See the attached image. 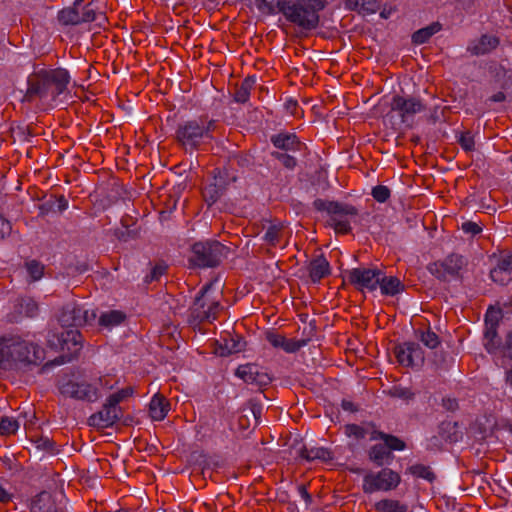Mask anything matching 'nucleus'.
I'll use <instances>...</instances> for the list:
<instances>
[{"mask_svg":"<svg viewBox=\"0 0 512 512\" xmlns=\"http://www.w3.org/2000/svg\"><path fill=\"white\" fill-rule=\"evenodd\" d=\"M387 395L392 398H398L403 401L413 400L415 393L409 387H403L401 385H393L389 390L386 391Z\"/></svg>","mask_w":512,"mask_h":512,"instance_id":"obj_43","label":"nucleus"},{"mask_svg":"<svg viewBox=\"0 0 512 512\" xmlns=\"http://www.w3.org/2000/svg\"><path fill=\"white\" fill-rule=\"evenodd\" d=\"M133 388L132 387H125L109 396V398L119 406L120 402H122L124 399L130 397L133 394Z\"/></svg>","mask_w":512,"mask_h":512,"instance_id":"obj_57","label":"nucleus"},{"mask_svg":"<svg viewBox=\"0 0 512 512\" xmlns=\"http://www.w3.org/2000/svg\"><path fill=\"white\" fill-rule=\"evenodd\" d=\"M409 352V342H405L402 345L395 347L394 353L399 364L407 367L411 366Z\"/></svg>","mask_w":512,"mask_h":512,"instance_id":"obj_45","label":"nucleus"},{"mask_svg":"<svg viewBox=\"0 0 512 512\" xmlns=\"http://www.w3.org/2000/svg\"><path fill=\"white\" fill-rule=\"evenodd\" d=\"M390 108L386 117L391 120L398 118V122L393 125L403 124L406 127H412L415 115L424 111L425 105L419 98L395 95L391 100Z\"/></svg>","mask_w":512,"mask_h":512,"instance_id":"obj_8","label":"nucleus"},{"mask_svg":"<svg viewBox=\"0 0 512 512\" xmlns=\"http://www.w3.org/2000/svg\"><path fill=\"white\" fill-rule=\"evenodd\" d=\"M11 223L0 214V240L11 233Z\"/></svg>","mask_w":512,"mask_h":512,"instance_id":"obj_62","label":"nucleus"},{"mask_svg":"<svg viewBox=\"0 0 512 512\" xmlns=\"http://www.w3.org/2000/svg\"><path fill=\"white\" fill-rule=\"evenodd\" d=\"M377 512H407L408 506L394 499H382L375 503Z\"/></svg>","mask_w":512,"mask_h":512,"instance_id":"obj_34","label":"nucleus"},{"mask_svg":"<svg viewBox=\"0 0 512 512\" xmlns=\"http://www.w3.org/2000/svg\"><path fill=\"white\" fill-rule=\"evenodd\" d=\"M378 9V4L376 1H367L360 0V5L357 11H365L367 13H375Z\"/></svg>","mask_w":512,"mask_h":512,"instance_id":"obj_63","label":"nucleus"},{"mask_svg":"<svg viewBox=\"0 0 512 512\" xmlns=\"http://www.w3.org/2000/svg\"><path fill=\"white\" fill-rule=\"evenodd\" d=\"M249 164V159L241 154H233L228 159V166L234 170L236 166H245Z\"/></svg>","mask_w":512,"mask_h":512,"instance_id":"obj_59","label":"nucleus"},{"mask_svg":"<svg viewBox=\"0 0 512 512\" xmlns=\"http://www.w3.org/2000/svg\"><path fill=\"white\" fill-rule=\"evenodd\" d=\"M169 411V403L166 398L160 394H156L149 404V414L155 421H161L165 418Z\"/></svg>","mask_w":512,"mask_h":512,"instance_id":"obj_26","label":"nucleus"},{"mask_svg":"<svg viewBox=\"0 0 512 512\" xmlns=\"http://www.w3.org/2000/svg\"><path fill=\"white\" fill-rule=\"evenodd\" d=\"M271 156L277 159L285 168L289 170H293L297 165L296 158L286 152L273 151L271 152Z\"/></svg>","mask_w":512,"mask_h":512,"instance_id":"obj_46","label":"nucleus"},{"mask_svg":"<svg viewBox=\"0 0 512 512\" xmlns=\"http://www.w3.org/2000/svg\"><path fill=\"white\" fill-rule=\"evenodd\" d=\"M25 268L30 278V282L38 281L44 274V265L35 259L28 260L25 262Z\"/></svg>","mask_w":512,"mask_h":512,"instance_id":"obj_41","label":"nucleus"},{"mask_svg":"<svg viewBox=\"0 0 512 512\" xmlns=\"http://www.w3.org/2000/svg\"><path fill=\"white\" fill-rule=\"evenodd\" d=\"M491 279L500 285H507L510 281H512V275L506 271H502L497 267L493 268L490 271Z\"/></svg>","mask_w":512,"mask_h":512,"instance_id":"obj_51","label":"nucleus"},{"mask_svg":"<svg viewBox=\"0 0 512 512\" xmlns=\"http://www.w3.org/2000/svg\"><path fill=\"white\" fill-rule=\"evenodd\" d=\"M502 271H506L512 275V253L502 255L496 266Z\"/></svg>","mask_w":512,"mask_h":512,"instance_id":"obj_58","label":"nucleus"},{"mask_svg":"<svg viewBox=\"0 0 512 512\" xmlns=\"http://www.w3.org/2000/svg\"><path fill=\"white\" fill-rule=\"evenodd\" d=\"M123 417V411L120 406L115 404L109 397L106 399L100 411L92 414L88 418L90 426L103 429L113 426Z\"/></svg>","mask_w":512,"mask_h":512,"instance_id":"obj_15","label":"nucleus"},{"mask_svg":"<svg viewBox=\"0 0 512 512\" xmlns=\"http://www.w3.org/2000/svg\"><path fill=\"white\" fill-rule=\"evenodd\" d=\"M56 196L51 195L47 200H45L43 203L39 205V211L41 216H45L51 212L56 211Z\"/></svg>","mask_w":512,"mask_h":512,"instance_id":"obj_55","label":"nucleus"},{"mask_svg":"<svg viewBox=\"0 0 512 512\" xmlns=\"http://www.w3.org/2000/svg\"><path fill=\"white\" fill-rule=\"evenodd\" d=\"M167 268L168 266L164 262H158L152 267L150 274L146 276V282L159 280L166 273Z\"/></svg>","mask_w":512,"mask_h":512,"instance_id":"obj_53","label":"nucleus"},{"mask_svg":"<svg viewBox=\"0 0 512 512\" xmlns=\"http://www.w3.org/2000/svg\"><path fill=\"white\" fill-rule=\"evenodd\" d=\"M125 318L126 315L122 311L110 310L101 314L98 323L101 327L111 329L121 324Z\"/></svg>","mask_w":512,"mask_h":512,"instance_id":"obj_32","label":"nucleus"},{"mask_svg":"<svg viewBox=\"0 0 512 512\" xmlns=\"http://www.w3.org/2000/svg\"><path fill=\"white\" fill-rule=\"evenodd\" d=\"M255 84V79L252 77L245 78L241 85L236 89L234 94V100L238 103H245L248 101L250 91Z\"/></svg>","mask_w":512,"mask_h":512,"instance_id":"obj_38","label":"nucleus"},{"mask_svg":"<svg viewBox=\"0 0 512 512\" xmlns=\"http://www.w3.org/2000/svg\"><path fill=\"white\" fill-rule=\"evenodd\" d=\"M216 120L201 115L179 123L175 131L177 144L186 152L193 153L213 140Z\"/></svg>","mask_w":512,"mask_h":512,"instance_id":"obj_2","label":"nucleus"},{"mask_svg":"<svg viewBox=\"0 0 512 512\" xmlns=\"http://www.w3.org/2000/svg\"><path fill=\"white\" fill-rule=\"evenodd\" d=\"M32 512H66L64 497L47 491L40 492L32 501Z\"/></svg>","mask_w":512,"mask_h":512,"instance_id":"obj_17","label":"nucleus"},{"mask_svg":"<svg viewBox=\"0 0 512 512\" xmlns=\"http://www.w3.org/2000/svg\"><path fill=\"white\" fill-rule=\"evenodd\" d=\"M324 9L321 0H288L282 14L290 23L303 30H313L319 23V11Z\"/></svg>","mask_w":512,"mask_h":512,"instance_id":"obj_4","label":"nucleus"},{"mask_svg":"<svg viewBox=\"0 0 512 512\" xmlns=\"http://www.w3.org/2000/svg\"><path fill=\"white\" fill-rule=\"evenodd\" d=\"M345 433L349 437H355L356 439H363L367 435L366 429L357 424H348L345 426Z\"/></svg>","mask_w":512,"mask_h":512,"instance_id":"obj_54","label":"nucleus"},{"mask_svg":"<svg viewBox=\"0 0 512 512\" xmlns=\"http://www.w3.org/2000/svg\"><path fill=\"white\" fill-rule=\"evenodd\" d=\"M299 455L301 458L307 460V461H313L316 459L322 460V461H330L333 459L332 452L323 447H314V448H307L303 447L299 451Z\"/></svg>","mask_w":512,"mask_h":512,"instance_id":"obj_28","label":"nucleus"},{"mask_svg":"<svg viewBox=\"0 0 512 512\" xmlns=\"http://www.w3.org/2000/svg\"><path fill=\"white\" fill-rule=\"evenodd\" d=\"M44 360V350L18 335L0 337V369L15 370L20 365H39Z\"/></svg>","mask_w":512,"mask_h":512,"instance_id":"obj_1","label":"nucleus"},{"mask_svg":"<svg viewBox=\"0 0 512 512\" xmlns=\"http://www.w3.org/2000/svg\"><path fill=\"white\" fill-rule=\"evenodd\" d=\"M262 410V404L256 398L250 399L242 408L243 412L249 414V417H252L253 428H255L258 425L259 419L262 414Z\"/></svg>","mask_w":512,"mask_h":512,"instance_id":"obj_39","label":"nucleus"},{"mask_svg":"<svg viewBox=\"0 0 512 512\" xmlns=\"http://www.w3.org/2000/svg\"><path fill=\"white\" fill-rule=\"evenodd\" d=\"M38 304L30 297H21L16 300L12 310L6 314L8 323H19L24 317L33 318L38 314Z\"/></svg>","mask_w":512,"mask_h":512,"instance_id":"obj_18","label":"nucleus"},{"mask_svg":"<svg viewBox=\"0 0 512 512\" xmlns=\"http://www.w3.org/2000/svg\"><path fill=\"white\" fill-rule=\"evenodd\" d=\"M309 277L312 283H319L330 274V264L323 254L313 258L308 265Z\"/></svg>","mask_w":512,"mask_h":512,"instance_id":"obj_23","label":"nucleus"},{"mask_svg":"<svg viewBox=\"0 0 512 512\" xmlns=\"http://www.w3.org/2000/svg\"><path fill=\"white\" fill-rule=\"evenodd\" d=\"M56 338L60 349L68 351L72 358L76 357L82 349L83 336L78 330L63 331Z\"/></svg>","mask_w":512,"mask_h":512,"instance_id":"obj_19","label":"nucleus"},{"mask_svg":"<svg viewBox=\"0 0 512 512\" xmlns=\"http://www.w3.org/2000/svg\"><path fill=\"white\" fill-rule=\"evenodd\" d=\"M411 366H419L424 362V353L419 344L409 342Z\"/></svg>","mask_w":512,"mask_h":512,"instance_id":"obj_47","label":"nucleus"},{"mask_svg":"<svg viewBox=\"0 0 512 512\" xmlns=\"http://www.w3.org/2000/svg\"><path fill=\"white\" fill-rule=\"evenodd\" d=\"M407 472L411 475L433 482L436 479L435 473L429 466L423 464H415L407 468Z\"/></svg>","mask_w":512,"mask_h":512,"instance_id":"obj_40","label":"nucleus"},{"mask_svg":"<svg viewBox=\"0 0 512 512\" xmlns=\"http://www.w3.org/2000/svg\"><path fill=\"white\" fill-rule=\"evenodd\" d=\"M440 435L449 442H457L461 438L457 422L444 421L439 426Z\"/></svg>","mask_w":512,"mask_h":512,"instance_id":"obj_36","label":"nucleus"},{"mask_svg":"<svg viewBox=\"0 0 512 512\" xmlns=\"http://www.w3.org/2000/svg\"><path fill=\"white\" fill-rule=\"evenodd\" d=\"M315 210L327 212L330 215V224L337 233L348 234L351 231L350 222L347 217L358 215V209L350 204L338 201H328L317 198L313 202Z\"/></svg>","mask_w":512,"mask_h":512,"instance_id":"obj_6","label":"nucleus"},{"mask_svg":"<svg viewBox=\"0 0 512 512\" xmlns=\"http://www.w3.org/2000/svg\"><path fill=\"white\" fill-rule=\"evenodd\" d=\"M20 426L19 419L3 416L0 418V435L9 436L15 434Z\"/></svg>","mask_w":512,"mask_h":512,"instance_id":"obj_42","label":"nucleus"},{"mask_svg":"<svg viewBox=\"0 0 512 512\" xmlns=\"http://www.w3.org/2000/svg\"><path fill=\"white\" fill-rule=\"evenodd\" d=\"M96 20V12L91 3L82 7L80 11V21L82 22H93Z\"/></svg>","mask_w":512,"mask_h":512,"instance_id":"obj_56","label":"nucleus"},{"mask_svg":"<svg viewBox=\"0 0 512 512\" xmlns=\"http://www.w3.org/2000/svg\"><path fill=\"white\" fill-rule=\"evenodd\" d=\"M224 191L225 189L212 183L203 190V197L209 205H212L223 195Z\"/></svg>","mask_w":512,"mask_h":512,"instance_id":"obj_44","label":"nucleus"},{"mask_svg":"<svg viewBox=\"0 0 512 512\" xmlns=\"http://www.w3.org/2000/svg\"><path fill=\"white\" fill-rule=\"evenodd\" d=\"M401 482L400 475L390 468H382L378 472L369 471L363 477L362 491L372 494L377 491H391L396 489Z\"/></svg>","mask_w":512,"mask_h":512,"instance_id":"obj_11","label":"nucleus"},{"mask_svg":"<svg viewBox=\"0 0 512 512\" xmlns=\"http://www.w3.org/2000/svg\"><path fill=\"white\" fill-rule=\"evenodd\" d=\"M368 458L376 466L382 467L390 464L394 459V455L384 444H375L368 450Z\"/></svg>","mask_w":512,"mask_h":512,"instance_id":"obj_25","label":"nucleus"},{"mask_svg":"<svg viewBox=\"0 0 512 512\" xmlns=\"http://www.w3.org/2000/svg\"><path fill=\"white\" fill-rule=\"evenodd\" d=\"M58 389L64 397L79 401L96 402L101 397L97 384L86 380L64 378L59 381Z\"/></svg>","mask_w":512,"mask_h":512,"instance_id":"obj_9","label":"nucleus"},{"mask_svg":"<svg viewBox=\"0 0 512 512\" xmlns=\"http://www.w3.org/2000/svg\"><path fill=\"white\" fill-rule=\"evenodd\" d=\"M500 43L497 36L483 34L479 39L472 40L467 46V52L473 56H481L495 50Z\"/></svg>","mask_w":512,"mask_h":512,"instance_id":"obj_20","label":"nucleus"},{"mask_svg":"<svg viewBox=\"0 0 512 512\" xmlns=\"http://www.w3.org/2000/svg\"><path fill=\"white\" fill-rule=\"evenodd\" d=\"M96 319L94 310H85L75 302L64 305L58 315V321L63 327H78L91 324Z\"/></svg>","mask_w":512,"mask_h":512,"instance_id":"obj_13","label":"nucleus"},{"mask_svg":"<svg viewBox=\"0 0 512 512\" xmlns=\"http://www.w3.org/2000/svg\"><path fill=\"white\" fill-rule=\"evenodd\" d=\"M283 229L284 225L282 223L271 224L263 236L264 241L275 247L282 238Z\"/></svg>","mask_w":512,"mask_h":512,"instance_id":"obj_37","label":"nucleus"},{"mask_svg":"<svg viewBox=\"0 0 512 512\" xmlns=\"http://www.w3.org/2000/svg\"><path fill=\"white\" fill-rule=\"evenodd\" d=\"M115 236L120 241L127 242L130 239H135L137 237V232L134 231V230H129V229L126 228L125 230H117L115 232Z\"/></svg>","mask_w":512,"mask_h":512,"instance_id":"obj_61","label":"nucleus"},{"mask_svg":"<svg viewBox=\"0 0 512 512\" xmlns=\"http://www.w3.org/2000/svg\"><path fill=\"white\" fill-rule=\"evenodd\" d=\"M442 29L440 22H433L430 25L415 31L412 34V43L421 45L429 41V39Z\"/></svg>","mask_w":512,"mask_h":512,"instance_id":"obj_27","label":"nucleus"},{"mask_svg":"<svg viewBox=\"0 0 512 512\" xmlns=\"http://www.w3.org/2000/svg\"><path fill=\"white\" fill-rule=\"evenodd\" d=\"M266 339L273 347L281 348L287 353H295L307 344V340L287 339L274 331H268Z\"/></svg>","mask_w":512,"mask_h":512,"instance_id":"obj_21","label":"nucleus"},{"mask_svg":"<svg viewBox=\"0 0 512 512\" xmlns=\"http://www.w3.org/2000/svg\"><path fill=\"white\" fill-rule=\"evenodd\" d=\"M213 173V184L223 189H226L231 182H235L237 179V175L229 166L216 168Z\"/></svg>","mask_w":512,"mask_h":512,"instance_id":"obj_30","label":"nucleus"},{"mask_svg":"<svg viewBox=\"0 0 512 512\" xmlns=\"http://www.w3.org/2000/svg\"><path fill=\"white\" fill-rule=\"evenodd\" d=\"M237 425L239 430L246 431L249 430L250 428H253V420H251L249 414L241 410V414L239 415L237 420Z\"/></svg>","mask_w":512,"mask_h":512,"instance_id":"obj_60","label":"nucleus"},{"mask_svg":"<svg viewBox=\"0 0 512 512\" xmlns=\"http://www.w3.org/2000/svg\"><path fill=\"white\" fill-rule=\"evenodd\" d=\"M378 287L381 290V294L385 296H395L402 293L405 290V285L396 276H387L381 270V276L379 277Z\"/></svg>","mask_w":512,"mask_h":512,"instance_id":"obj_24","label":"nucleus"},{"mask_svg":"<svg viewBox=\"0 0 512 512\" xmlns=\"http://www.w3.org/2000/svg\"><path fill=\"white\" fill-rule=\"evenodd\" d=\"M457 142L466 152H471L475 149L474 136L470 131L460 133Z\"/></svg>","mask_w":512,"mask_h":512,"instance_id":"obj_49","label":"nucleus"},{"mask_svg":"<svg viewBox=\"0 0 512 512\" xmlns=\"http://www.w3.org/2000/svg\"><path fill=\"white\" fill-rule=\"evenodd\" d=\"M271 143L275 148L285 152H295L301 149L302 143L294 133L281 131L270 137Z\"/></svg>","mask_w":512,"mask_h":512,"instance_id":"obj_22","label":"nucleus"},{"mask_svg":"<svg viewBox=\"0 0 512 512\" xmlns=\"http://www.w3.org/2000/svg\"><path fill=\"white\" fill-rule=\"evenodd\" d=\"M288 0H255L258 10L264 14L282 13V8L286 6Z\"/></svg>","mask_w":512,"mask_h":512,"instance_id":"obj_33","label":"nucleus"},{"mask_svg":"<svg viewBox=\"0 0 512 512\" xmlns=\"http://www.w3.org/2000/svg\"><path fill=\"white\" fill-rule=\"evenodd\" d=\"M502 318L500 310L488 309L485 315L483 345L488 353H496L502 347V339L498 335V326Z\"/></svg>","mask_w":512,"mask_h":512,"instance_id":"obj_14","label":"nucleus"},{"mask_svg":"<svg viewBox=\"0 0 512 512\" xmlns=\"http://www.w3.org/2000/svg\"><path fill=\"white\" fill-rule=\"evenodd\" d=\"M223 344L220 346V356H228L233 353L241 352L245 348V341L240 336H231L223 338Z\"/></svg>","mask_w":512,"mask_h":512,"instance_id":"obj_29","label":"nucleus"},{"mask_svg":"<svg viewBox=\"0 0 512 512\" xmlns=\"http://www.w3.org/2000/svg\"><path fill=\"white\" fill-rule=\"evenodd\" d=\"M212 283L206 284L195 297L193 304L189 308L188 323L191 326H198L203 322L212 323L218 318L222 309L219 301L208 300L207 292L211 289Z\"/></svg>","mask_w":512,"mask_h":512,"instance_id":"obj_7","label":"nucleus"},{"mask_svg":"<svg viewBox=\"0 0 512 512\" xmlns=\"http://www.w3.org/2000/svg\"><path fill=\"white\" fill-rule=\"evenodd\" d=\"M374 438H378L382 440L384 445L389 449L390 452L397 450L402 451L406 448V444L403 440L398 438L397 436L387 434L382 431L376 432V436Z\"/></svg>","mask_w":512,"mask_h":512,"instance_id":"obj_35","label":"nucleus"},{"mask_svg":"<svg viewBox=\"0 0 512 512\" xmlns=\"http://www.w3.org/2000/svg\"><path fill=\"white\" fill-rule=\"evenodd\" d=\"M420 340L430 349H434L440 344L438 335L430 329L421 333Z\"/></svg>","mask_w":512,"mask_h":512,"instance_id":"obj_50","label":"nucleus"},{"mask_svg":"<svg viewBox=\"0 0 512 512\" xmlns=\"http://www.w3.org/2000/svg\"><path fill=\"white\" fill-rule=\"evenodd\" d=\"M80 0H77L72 8H66L59 12L58 20L63 25H78L80 21Z\"/></svg>","mask_w":512,"mask_h":512,"instance_id":"obj_31","label":"nucleus"},{"mask_svg":"<svg viewBox=\"0 0 512 512\" xmlns=\"http://www.w3.org/2000/svg\"><path fill=\"white\" fill-rule=\"evenodd\" d=\"M35 448L38 450H42L44 452L54 454L56 451L55 442L51 440L49 437L40 436L33 440Z\"/></svg>","mask_w":512,"mask_h":512,"instance_id":"obj_48","label":"nucleus"},{"mask_svg":"<svg viewBox=\"0 0 512 512\" xmlns=\"http://www.w3.org/2000/svg\"><path fill=\"white\" fill-rule=\"evenodd\" d=\"M69 81L70 76L66 69H41L29 76L25 98L27 101H32L35 97L47 98L50 96L55 99L67 89Z\"/></svg>","mask_w":512,"mask_h":512,"instance_id":"obj_3","label":"nucleus"},{"mask_svg":"<svg viewBox=\"0 0 512 512\" xmlns=\"http://www.w3.org/2000/svg\"><path fill=\"white\" fill-rule=\"evenodd\" d=\"M502 351L505 357L512 359V331L507 334Z\"/></svg>","mask_w":512,"mask_h":512,"instance_id":"obj_64","label":"nucleus"},{"mask_svg":"<svg viewBox=\"0 0 512 512\" xmlns=\"http://www.w3.org/2000/svg\"><path fill=\"white\" fill-rule=\"evenodd\" d=\"M235 375L242 379L245 383L255 385L259 388L268 386L272 377L257 364H244L240 365L235 372Z\"/></svg>","mask_w":512,"mask_h":512,"instance_id":"obj_16","label":"nucleus"},{"mask_svg":"<svg viewBox=\"0 0 512 512\" xmlns=\"http://www.w3.org/2000/svg\"><path fill=\"white\" fill-rule=\"evenodd\" d=\"M468 265V260L463 255L451 253L444 259L429 264V272L441 281L461 278L462 271Z\"/></svg>","mask_w":512,"mask_h":512,"instance_id":"obj_10","label":"nucleus"},{"mask_svg":"<svg viewBox=\"0 0 512 512\" xmlns=\"http://www.w3.org/2000/svg\"><path fill=\"white\" fill-rule=\"evenodd\" d=\"M381 269L358 267L346 272V279L356 290L365 293L374 292L378 288Z\"/></svg>","mask_w":512,"mask_h":512,"instance_id":"obj_12","label":"nucleus"},{"mask_svg":"<svg viewBox=\"0 0 512 512\" xmlns=\"http://www.w3.org/2000/svg\"><path fill=\"white\" fill-rule=\"evenodd\" d=\"M229 251L217 240L199 241L192 245L189 262L197 268H215L227 258Z\"/></svg>","mask_w":512,"mask_h":512,"instance_id":"obj_5","label":"nucleus"},{"mask_svg":"<svg viewBox=\"0 0 512 512\" xmlns=\"http://www.w3.org/2000/svg\"><path fill=\"white\" fill-rule=\"evenodd\" d=\"M371 194L377 202L384 203L390 198L391 191L385 185H377L372 189Z\"/></svg>","mask_w":512,"mask_h":512,"instance_id":"obj_52","label":"nucleus"}]
</instances>
